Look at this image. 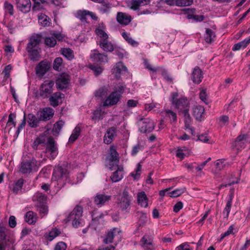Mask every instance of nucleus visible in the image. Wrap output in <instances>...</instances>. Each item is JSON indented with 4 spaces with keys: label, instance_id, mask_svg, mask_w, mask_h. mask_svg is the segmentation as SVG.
<instances>
[{
    "label": "nucleus",
    "instance_id": "a19ab883",
    "mask_svg": "<svg viewBox=\"0 0 250 250\" xmlns=\"http://www.w3.org/2000/svg\"><path fill=\"white\" fill-rule=\"evenodd\" d=\"M34 2L33 6L32 7V10L33 11H39L43 8V5L46 1L45 0H32Z\"/></svg>",
    "mask_w": 250,
    "mask_h": 250
},
{
    "label": "nucleus",
    "instance_id": "f8f14e48",
    "mask_svg": "<svg viewBox=\"0 0 250 250\" xmlns=\"http://www.w3.org/2000/svg\"><path fill=\"white\" fill-rule=\"evenodd\" d=\"M248 138L247 134H241L239 135L235 141L232 143V147L236 148L237 150H241L245 147Z\"/></svg>",
    "mask_w": 250,
    "mask_h": 250
},
{
    "label": "nucleus",
    "instance_id": "20e7f679",
    "mask_svg": "<svg viewBox=\"0 0 250 250\" xmlns=\"http://www.w3.org/2000/svg\"><path fill=\"white\" fill-rule=\"evenodd\" d=\"M139 131L143 133H150L155 128V124L150 118H140L137 122Z\"/></svg>",
    "mask_w": 250,
    "mask_h": 250
},
{
    "label": "nucleus",
    "instance_id": "39448f33",
    "mask_svg": "<svg viewBox=\"0 0 250 250\" xmlns=\"http://www.w3.org/2000/svg\"><path fill=\"white\" fill-rule=\"evenodd\" d=\"M131 201V197L129 196L128 191L125 189L118 203L119 207L122 211L128 213L130 209Z\"/></svg>",
    "mask_w": 250,
    "mask_h": 250
},
{
    "label": "nucleus",
    "instance_id": "338daca9",
    "mask_svg": "<svg viewBox=\"0 0 250 250\" xmlns=\"http://www.w3.org/2000/svg\"><path fill=\"white\" fill-rule=\"evenodd\" d=\"M67 246L63 242H59L55 246L54 250H65Z\"/></svg>",
    "mask_w": 250,
    "mask_h": 250
},
{
    "label": "nucleus",
    "instance_id": "a211bd4d",
    "mask_svg": "<svg viewBox=\"0 0 250 250\" xmlns=\"http://www.w3.org/2000/svg\"><path fill=\"white\" fill-rule=\"evenodd\" d=\"M193 115L196 120L202 121L205 116L204 107L200 105H195L193 107Z\"/></svg>",
    "mask_w": 250,
    "mask_h": 250
},
{
    "label": "nucleus",
    "instance_id": "bf43d9fd",
    "mask_svg": "<svg viewBox=\"0 0 250 250\" xmlns=\"http://www.w3.org/2000/svg\"><path fill=\"white\" fill-rule=\"evenodd\" d=\"M187 18L188 19H193L196 21H202L204 20L205 17L203 15L188 14Z\"/></svg>",
    "mask_w": 250,
    "mask_h": 250
},
{
    "label": "nucleus",
    "instance_id": "3c124183",
    "mask_svg": "<svg viewBox=\"0 0 250 250\" xmlns=\"http://www.w3.org/2000/svg\"><path fill=\"white\" fill-rule=\"evenodd\" d=\"M56 43V40L53 36L51 37H46L44 40V43L50 47H54Z\"/></svg>",
    "mask_w": 250,
    "mask_h": 250
},
{
    "label": "nucleus",
    "instance_id": "58836bf2",
    "mask_svg": "<svg viewBox=\"0 0 250 250\" xmlns=\"http://www.w3.org/2000/svg\"><path fill=\"white\" fill-rule=\"evenodd\" d=\"M61 53L63 56L69 61H71L74 58L73 51L69 48H62Z\"/></svg>",
    "mask_w": 250,
    "mask_h": 250
},
{
    "label": "nucleus",
    "instance_id": "a878e982",
    "mask_svg": "<svg viewBox=\"0 0 250 250\" xmlns=\"http://www.w3.org/2000/svg\"><path fill=\"white\" fill-rule=\"evenodd\" d=\"M127 68L121 62L116 63V65L112 68V73L115 74V76L118 78L123 71H126Z\"/></svg>",
    "mask_w": 250,
    "mask_h": 250
},
{
    "label": "nucleus",
    "instance_id": "f03ea898",
    "mask_svg": "<svg viewBox=\"0 0 250 250\" xmlns=\"http://www.w3.org/2000/svg\"><path fill=\"white\" fill-rule=\"evenodd\" d=\"M54 89V82L53 80H46L39 88V96L43 99L48 98Z\"/></svg>",
    "mask_w": 250,
    "mask_h": 250
},
{
    "label": "nucleus",
    "instance_id": "774afa93",
    "mask_svg": "<svg viewBox=\"0 0 250 250\" xmlns=\"http://www.w3.org/2000/svg\"><path fill=\"white\" fill-rule=\"evenodd\" d=\"M176 250H192L188 243H184L178 246Z\"/></svg>",
    "mask_w": 250,
    "mask_h": 250
},
{
    "label": "nucleus",
    "instance_id": "7c9ffc66",
    "mask_svg": "<svg viewBox=\"0 0 250 250\" xmlns=\"http://www.w3.org/2000/svg\"><path fill=\"white\" fill-rule=\"evenodd\" d=\"M149 2L150 0H132L130 8L136 10L140 6L147 5Z\"/></svg>",
    "mask_w": 250,
    "mask_h": 250
},
{
    "label": "nucleus",
    "instance_id": "1a4fd4ad",
    "mask_svg": "<svg viewBox=\"0 0 250 250\" xmlns=\"http://www.w3.org/2000/svg\"><path fill=\"white\" fill-rule=\"evenodd\" d=\"M121 96L116 92H112L106 98L103 103L104 106H111L116 105L120 101Z\"/></svg>",
    "mask_w": 250,
    "mask_h": 250
},
{
    "label": "nucleus",
    "instance_id": "9d476101",
    "mask_svg": "<svg viewBox=\"0 0 250 250\" xmlns=\"http://www.w3.org/2000/svg\"><path fill=\"white\" fill-rule=\"evenodd\" d=\"M45 146H46V153H50L51 155V157L54 159L57 154V147L54 138L53 137L48 138L47 142L46 143Z\"/></svg>",
    "mask_w": 250,
    "mask_h": 250
},
{
    "label": "nucleus",
    "instance_id": "c9c22d12",
    "mask_svg": "<svg viewBox=\"0 0 250 250\" xmlns=\"http://www.w3.org/2000/svg\"><path fill=\"white\" fill-rule=\"evenodd\" d=\"M36 215L33 211H28L25 215V220L29 225L35 224L36 222Z\"/></svg>",
    "mask_w": 250,
    "mask_h": 250
},
{
    "label": "nucleus",
    "instance_id": "c85d7f7f",
    "mask_svg": "<svg viewBox=\"0 0 250 250\" xmlns=\"http://www.w3.org/2000/svg\"><path fill=\"white\" fill-rule=\"evenodd\" d=\"M40 121V119H38L34 114L32 113L28 114L27 123L31 127L35 128L38 126Z\"/></svg>",
    "mask_w": 250,
    "mask_h": 250
},
{
    "label": "nucleus",
    "instance_id": "5fc2aeb1",
    "mask_svg": "<svg viewBox=\"0 0 250 250\" xmlns=\"http://www.w3.org/2000/svg\"><path fill=\"white\" fill-rule=\"evenodd\" d=\"M193 0H176V5L178 6H189L192 4Z\"/></svg>",
    "mask_w": 250,
    "mask_h": 250
},
{
    "label": "nucleus",
    "instance_id": "69168bd1",
    "mask_svg": "<svg viewBox=\"0 0 250 250\" xmlns=\"http://www.w3.org/2000/svg\"><path fill=\"white\" fill-rule=\"evenodd\" d=\"M126 88V86L125 84L123 83H119L115 89V91L114 92H116L118 94H120L121 95L124 92L125 89Z\"/></svg>",
    "mask_w": 250,
    "mask_h": 250
},
{
    "label": "nucleus",
    "instance_id": "7ed1b4c3",
    "mask_svg": "<svg viewBox=\"0 0 250 250\" xmlns=\"http://www.w3.org/2000/svg\"><path fill=\"white\" fill-rule=\"evenodd\" d=\"M68 174L67 166L63 164L55 167L52 179L57 181H62L64 182L67 179Z\"/></svg>",
    "mask_w": 250,
    "mask_h": 250
},
{
    "label": "nucleus",
    "instance_id": "ea45409f",
    "mask_svg": "<svg viewBox=\"0 0 250 250\" xmlns=\"http://www.w3.org/2000/svg\"><path fill=\"white\" fill-rule=\"evenodd\" d=\"M215 37V33L211 29L208 28L206 29L205 40L207 42H212L214 41Z\"/></svg>",
    "mask_w": 250,
    "mask_h": 250
},
{
    "label": "nucleus",
    "instance_id": "680f3d73",
    "mask_svg": "<svg viewBox=\"0 0 250 250\" xmlns=\"http://www.w3.org/2000/svg\"><path fill=\"white\" fill-rule=\"evenodd\" d=\"M110 6L109 3L102 4L99 8V11L102 14L108 13L109 12Z\"/></svg>",
    "mask_w": 250,
    "mask_h": 250
},
{
    "label": "nucleus",
    "instance_id": "e2e57ef3",
    "mask_svg": "<svg viewBox=\"0 0 250 250\" xmlns=\"http://www.w3.org/2000/svg\"><path fill=\"white\" fill-rule=\"evenodd\" d=\"M62 63V59L60 57L56 58L53 63V68L58 70Z\"/></svg>",
    "mask_w": 250,
    "mask_h": 250
},
{
    "label": "nucleus",
    "instance_id": "0eeeda50",
    "mask_svg": "<svg viewBox=\"0 0 250 250\" xmlns=\"http://www.w3.org/2000/svg\"><path fill=\"white\" fill-rule=\"evenodd\" d=\"M70 76L66 73H62L56 81V85L57 89L63 90L67 88L70 82Z\"/></svg>",
    "mask_w": 250,
    "mask_h": 250
},
{
    "label": "nucleus",
    "instance_id": "f3484780",
    "mask_svg": "<svg viewBox=\"0 0 250 250\" xmlns=\"http://www.w3.org/2000/svg\"><path fill=\"white\" fill-rule=\"evenodd\" d=\"M117 135V128L113 126L108 128L104 138V142L106 144H110L112 143L114 138Z\"/></svg>",
    "mask_w": 250,
    "mask_h": 250
},
{
    "label": "nucleus",
    "instance_id": "c03bdc74",
    "mask_svg": "<svg viewBox=\"0 0 250 250\" xmlns=\"http://www.w3.org/2000/svg\"><path fill=\"white\" fill-rule=\"evenodd\" d=\"M116 231H117L116 229H114L112 230L109 231L104 238L103 242L106 244L112 243L115 236L114 233Z\"/></svg>",
    "mask_w": 250,
    "mask_h": 250
},
{
    "label": "nucleus",
    "instance_id": "b1692460",
    "mask_svg": "<svg viewBox=\"0 0 250 250\" xmlns=\"http://www.w3.org/2000/svg\"><path fill=\"white\" fill-rule=\"evenodd\" d=\"M49 66L45 61L41 62L36 67V73L41 76H43L48 70Z\"/></svg>",
    "mask_w": 250,
    "mask_h": 250
},
{
    "label": "nucleus",
    "instance_id": "f704fd0d",
    "mask_svg": "<svg viewBox=\"0 0 250 250\" xmlns=\"http://www.w3.org/2000/svg\"><path fill=\"white\" fill-rule=\"evenodd\" d=\"M81 131V129L80 126L77 125L73 130L72 133L69 138V142L70 143H74L80 136Z\"/></svg>",
    "mask_w": 250,
    "mask_h": 250
},
{
    "label": "nucleus",
    "instance_id": "052dcab7",
    "mask_svg": "<svg viewBox=\"0 0 250 250\" xmlns=\"http://www.w3.org/2000/svg\"><path fill=\"white\" fill-rule=\"evenodd\" d=\"M104 217L103 213L94 210L92 214V220L94 221H98L100 219Z\"/></svg>",
    "mask_w": 250,
    "mask_h": 250
},
{
    "label": "nucleus",
    "instance_id": "e433bc0d",
    "mask_svg": "<svg viewBox=\"0 0 250 250\" xmlns=\"http://www.w3.org/2000/svg\"><path fill=\"white\" fill-rule=\"evenodd\" d=\"M61 231L57 228L53 229L48 234L46 233L44 235L45 238L48 241H51L57 236L59 235Z\"/></svg>",
    "mask_w": 250,
    "mask_h": 250
},
{
    "label": "nucleus",
    "instance_id": "79ce46f5",
    "mask_svg": "<svg viewBox=\"0 0 250 250\" xmlns=\"http://www.w3.org/2000/svg\"><path fill=\"white\" fill-rule=\"evenodd\" d=\"M122 35L124 39L130 45L132 46H137L139 44V43L134 40L130 36L129 34L127 33L126 32H124L122 33Z\"/></svg>",
    "mask_w": 250,
    "mask_h": 250
},
{
    "label": "nucleus",
    "instance_id": "a18cd8bd",
    "mask_svg": "<svg viewBox=\"0 0 250 250\" xmlns=\"http://www.w3.org/2000/svg\"><path fill=\"white\" fill-rule=\"evenodd\" d=\"M186 189L185 188H177L171 192H167V195L170 197L175 198L180 196L184 193Z\"/></svg>",
    "mask_w": 250,
    "mask_h": 250
},
{
    "label": "nucleus",
    "instance_id": "603ef678",
    "mask_svg": "<svg viewBox=\"0 0 250 250\" xmlns=\"http://www.w3.org/2000/svg\"><path fill=\"white\" fill-rule=\"evenodd\" d=\"M16 117V114L14 113H11L9 115L8 120L6 124L7 127L12 125L15 126L16 125V122L15 121Z\"/></svg>",
    "mask_w": 250,
    "mask_h": 250
},
{
    "label": "nucleus",
    "instance_id": "de8ad7c7",
    "mask_svg": "<svg viewBox=\"0 0 250 250\" xmlns=\"http://www.w3.org/2000/svg\"><path fill=\"white\" fill-rule=\"evenodd\" d=\"M63 125L64 122L62 120L56 122L54 125V126L52 129V131L55 133L54 134V135H56V134H59V131L61 130Z\"/></svg>",
    "mask_w": 250,
    "mask_h": 250
},
{
    "label": "nucleus",
    "instance_id": "9b49d317",
    "mask_svg": "<svg viewBox=\"0 0 250 250\" xmlns=\"http://www.w3.org/2000/svg\"><path fill=\"white\" fill-rule=\"evenodd\" d=\"M17 9L23 13H28L31 8L30 0H16Z\"/></svg>",
    "mask_w": 250,
    "mask_h": 250
},
{
    "label": "nucleus",
    "instance_id": "6e6552de",
    "mask_svg": "<svg viewBox=\"0 0 250 250\" xmlns=\"http://www.w3.org/2000/svg\"><path fill=\"white\" fill-rule=\"evenodd\" d=\"M37 162L35 159L25 161L21 163L20 171L23 174L30 173L32 170H36Z\"/></svg>",
    "mask_w": 250,
    "mask_h": 250
},
{
    "label": "nucleus",
    "instance_id": "412c9836",
    "mask_svg": "<svg viewBox=\"0 0 250 250\" xmlns=\"http://www.w3.org/2000/svg\"><path fill=\"white\" fill-rule=\"evenodd\" d=\"M99 45L105 52H112L114 50V45L108 41V38L101 39Z\"/></svg>",
    "mask_w": 250,
    "mask_h": 250
},
{
    "label": "nucleus",
    "instance_id": "dca6fc26",
    "mask_svg": "<svg viewBox=\"0 0 250 250\" xmlns=\"http://www.w3.org/2000/svg\"><path fill=\"white\" fill-rule=\"evenodd\" d=\"M173 105L178 110L179 112L189 108V102L185 97L179 98Z\"/></svg>",
    "mask_w": 250,
    "mask_h": 250
},
{
    "label": "nucleus",
    "instance_id": "4c0bfd02",
    "mask_svg": "<svg viewBox=\"0 0 250 250\" xmlns=\"http://www.w3.org/2000/svg\"><path fill=\"white\" fill-rule=\"evenodd\" d=\"M24 182L22 179H20L18 180L16 182H15L13 185L12 188V190L15 194H17L19 193L20 191L21 190Z\"/></svg>",
    "mask_w": 250,
    "mask_h": 250
},
{
    "label": "nucleus",
    "instance_id": "bb28decb",
    "mask_svg": "<svg viewBox=\"0 0 250 250\" xmlns=\"http://www.w3.org/2000/svg\"><path fill=\"white\" fill-rule=\"evenodd\" d=\"M46 144L45 138L43 136L39 137L34 141L32 147L35 150L42 149Z\"/></svg>",
    "mask_w": 250,
    "mask_h": 250
},
{
    "label": "nucleus",
    "instance_id": "49530a36",
    "mask_svg": "<svg viewBox=\"0 0 250 250\" xmlns=\"http://www.w3.org/2000/svg\"><path fill=\"white\" fill-rule=\"evenodd\" d=\"M89 68L93 71L95 76L100 75L104 70V68L95 64L89 65Z\"/></svg>",
    "mask_w": 250,
    "mask_h": 250
},
{
    "label": "nucleus",
    "instance_id": "423d86ee",
    "mask_svg": "<svg viewBox=\"0 0 250 250\" xmlns=\"http://www.w3.org/2000/svg\"><path fill=\"white\" fill-rule=\"evenodd\" d=\"M90 59L93 62L99 64L107 62L108 61L107 55L104 53H100L97 49L91 51Z\"/></svg>",
    "mask_w": 250,
    "mask_h": 250
},
{
    "label": "nucleus",
    "instance_id": "393cba45",
    "mask_svg": "<svg viewBox=\"0 0 250 250\" xmlns=\"http://www.w3.org/2000/svg\"><path fill=\"white\" fill-rule=\"evenodd\" d=\"M116 167H117V169L113 173V174L110 177V178L113 182H117L120 181L123 178V168L117 165Z\"/></svg>",
    "mask_w": 250,
    "mask_h": 250
},
{
    "label": "nucleus",
    "instance_id": "13d9d810",
    "mask_svg": "<svg viewBox=\"0 0 250 250\" xmlns=\"http://www.w3.org/2000/svg\"><path fill=\"white\" fill-rule=\"evenodd\" d=\"M38 210L39 212L41 214H43V215L47 213L48 208L46 205V203H43L40 205H37Z\"/></svg>",
    "mask_w": 250,
    "mask_h": 250
},
{
    "label": "nucleus",
    "instance_id": "09e8293b",
    "mask_svg": "<svg viewBox=\"0 0 250 250\" xmlns=\"http://www.w3.org/2000/svg\"><path fill=\"white\" fill-rule=\"evenodd\" d=\"M248 43L245 40L242 42L235 44L232 47V50L234 51L240 50L241 48H245L248 45Z\"/></svg>",
    "mask_w": 250,
    "mask_h": 250
},
{
    "label": "nucleus",
    "instance_id": "c756f323",
    "mask_svg": "<svg viewBox=\"0 0 250 250\" xmlns=\"http://www.w3.org/2000/svg\"><path fill=\"white\" fill-rule=\"evenodd\" d=\"M47 196L44 194L40 192H36L33 196V201L37 202V205L46 203Z\"/></svg>",
    "mask_w": 250,
    "mask_h": 250
},
{
    "label": "nucleus",
    "instance_id": "6ab92c4d",
    "mask_svg": "<svg viewBox=\"0 0 250 250\" xmlns=\"http://www.w3.org/2000/svg\"><path fill=\"white\" fill-rule=\"evenodd\" d=\"M63 95L62 93L60 92L52 93L48 97L50 104L53 107L57 106L60 104L62 103V99Z\"/></svg>",
    "mask_w": 250,
    "mask_h": 250
},
{
    "label": "nucleus",
    "instance_id": "ddd939ff",
    "mask_svg": "<svg viewBox=\"0 0 250 250\" xmlns=\"http://www.w3.org/2000/svg\"><path fill=\"white\" fill-rule=\"evenodd\" d=\"M191 78L193 83L199 84L203 78V73L198 66L195 67L191 74Z\"/></svg>",
    "mask_w": 250,
    "mask_h": 250
},
{
    "label": "nucleus",
    "instance_id": "4be33fe9",
    "mask_svg": "<svg viewBox=\"0 0 250 250\" xmlns=\"http://www.w3.org/2000/svg\"><path fill=\"white\" fill-rule=\"evenodd\" d=\"M111 199V196L104 194H97L94 198V203L98 207H102Z\"/></svg>",
    "mask_w": 250,
    "mask_h": 250
},
{
    "label": "nucleus",
    "instance_id": "cd10ccee",
    "mask_svg": "<svg viewBox=\"0 0 250 250\" xmlns=\"http://www.w3.org/2000/svg\"><path fill=\"white\" fill-rule=\"evenodd\" d=\"M148 198L144 191L139 192L137 194V202L141 207L146 208L148 206Z\"/></svg>",
    "mask_w": 250,
    "mask_h": 250
},
{
    "label": "nucleus",
    "instance_id": "37998d69",
    "mask_svg": "<svg viewBox=\"0 0 250 250\" xmlns=\"http://www.w3.org/2000/svg\"><path fill=\"white\" fill-rule=\"evenodd\" d=\"M166 117H167L170 120L171 123H175L177 121L176 114L173 111L167 109L164 112Z\"/></svg>",
    "mask_w": 250,
    "mask_h": 250
},
{
    "label": "nucleus",
    "instance_id": "f257e3e1",
    "mask_svg": "<svg viewBox=\"0 0 250 250\" xmlns=\"http://www.w3.org/2000/svg\"><path fill=\"white\" fill-rule=\"evenodd\" d=\"M83 208L80 206H77L69 213L66 220L67 221H72V225L75 228L83 227L84 222L82 218Z\"/></svg>",
    "mask_w": 250,
    "mask_h": 250
},
{
    "label": "nucleus",
    "instance_id": "0e129e2a",
    "mask_svg": "<svg viewBox=\"0 0 250 250\" xmlns=\"http://www.w3.org/2000/svg\"><path fill=\"white\" fill-rule=\"evenodd\" d=\"M200 99L204 102L206 104H208V97L206 92V89H202L200 92Z\"/></svg>",
    "mask_w": 250,
    "mask_h": 250
},
{
    "label": "nucleus",
    "instance_id": "5701e85b",
    "mask_svg": "<svg viewBox=\"0 0 250 250\" xmlns=\"http://www.w3.org/2000/svg\"><path fill=\"white\" fill-rule=\"evenodd\" d=\"M28 54L29 58L33 61H38L40 59L41 48L34 49L33 48H26Z\"/></svg>",
    "mask_w": 250,
    "mask_h": 250
},
{
    "label": "nucleus",
    "instance_id": "72a5a7b5",
    "mask_svg": "<svg viewBox=\"0 0 250 250\" xmlns=\"http://www.w3.org/2000/svg\"><path fill=\"white\" fill-rule=\"evenodd\" d=\"M137 216L139 218L138 223V228L144 227L147 221L146 214L142 211H137Z\"/></svg>",
    "mask_w": 250,
    "mask_h": 250
},
{
    "label": "nucleus",
    "instance_id": "473e14b6",
    "mask_svg": "<svg viewBox=\"0 0 250 250\" xmlns=\"http://www.w3.org/2000/svg\"><path fill=\"white\" fill-rule=\"evenodd\" d=\"M109 160L110 162H115L116 164L119 162V154L116 151L115 147L113 146L110 148Z\"/></svg>",
    "mask_w": 250,
    "mask_h": 250
},
{
    "label": "nucleus",
    "instance_id": "8fccbe9b",
    "mask_svg": "<svg viewBox=\"0 0 250 250\" xmlns=\"http://www.w3.org/2000/svg\"><path fill=\"white\" fill-rule=\"evenodd\" d=\"M232 198L231 197H230L229 199L228 200L227 202V204L226 206V207L225 208L224 210H223V213L225 214H226V215L225 217L228 218L229 217L230 208L232 205Z\"/></svg>",
    "mask_w": 250,
    "mask_h": 250
},
{
    "label": "nucleus",
    "instance_id": "2eb2a0df",
    "mask_svg": "<svg viewBox=\"0 0 250 250\" xmlns=\"http://www.w3.org/2000/svg\"><path fill=\"white\" fill-rule=\"evenodd\" d=\"M54 115L53 109L50 107H45L38 113L40 121H46L49 120Z\"/></svg>",
    "mask_w": 250,
    "mask_h": 250
},
{
    "label": "nucleus",
    "instance_id": "4d7b16f0",
    "mask_svg": "<svg viewBox=\"0 0 250 250\" xmlns=\"http://www.w3.org/2000/svg\"><path fill=\"white\" fill-rule=\"evenodd\" d=\"M39 22L44 26L49 25V18L45 15H41L39 19Z\"/></svg>",
    "mask_w": 250,
    "mask_h": 250
},
{
    "label": "nucleus",
    "instance_id": "aec40b11",
    "mask_svg": "<svg viewBox=\"0 0 250 250\" xmlns=\"http://www.w3.org/2000/svg\"><path fill=\"white\" fill-rule=\"evenodd\" d=\"M116 19L120 24L126 25L131 22L132 18L128 14L119 12L117 14Z\"/></svg>",
    "mask_w": 250,
    "mask_h": 250
},
{
    "label": "nucleus",
    "instance_id": "6e6d98bb",
    "mask_svg": "<svg viewBox=\"0 0 250 250\" xmlns=\"http://www.w3.org/2000/svg\"><path fill=\"white\" fill-rule=\"evenodd\" d=\"M142 243V247L152 244L153 240L148 236H144L141 240Z\"/></svg>",
    "mask_w": 250,
    "mask_h": 250
},
{
    "label": "nucleus",
    "instance_id": "864d4df0",
    "mask_svg": "<svg viewBox=\"0 0 250 250\" xmlns=\"http://www.w3.org/2000/svg\"><path fill=\"white\" fill-rule=\"evenodd\" d=\"M77 18H78L82 21H86V16H88V11L87 10H79L77 12Z\"/></svg>",
    "mask_w": 250,
    "mask_h": 250
},
{
    "label": "nucleus",
    "instance_id": "2f4dec72",
    "mask_svg": "<svg viewBox=\"0 0 250 250\" xmlns=\"http://www.w3.org/2000/svg\"><path fill=\"white\" fill-rule=\"evenodd\" d=\"M105 27L104 23H101L98 27L96 28V34L101 39L108 38V35L104 31Z\"/></svg>",
    "mask_w": 250,
    "mask_h": 250
},
{
    "label": "nucleus",
    "instance_id": "4468645a",
    "mask_svg": "<svg viewBox=\"0 0 250 250\" xmlns=\"http://www.w3.org/2000/svg\"><path fill=\"white\" fill-rule=\"evenodd\" d=\"M42 36L39 34L33 35L29 39V42L26 48H33L34 49L40 48L39 45L41 42Z\"/></svg>",
    "mask_w": 250,
    "mask_h": 250
}]
</instances>
